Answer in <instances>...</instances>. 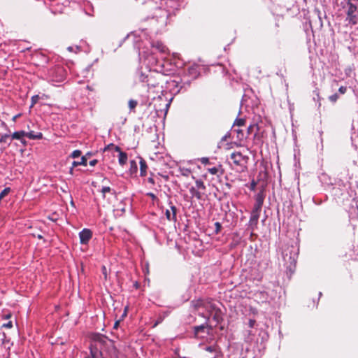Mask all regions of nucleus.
Here are the masks:
<instances>
[{
  "label": "nucleus",
  "instance_id": "1",
  "mask_svg": "<svg viewBox=\"0 0 358 358\" xmlns=\"http://www.w3.org/2000/svg\"><path fill=\"white\" fill-rule=\"evenodd\" d=\"M176 66L175 55H170L166 45L158 41V84H161V95H158V105L164 106L163 124L173 96L185 88L182 78L173 79L170 77L175 72Z\"/></svg>",
  "mask_w": 358,
  "mask_h": 358
},
{
  "label": "nucleus",
  "instance_id": "2",
  "mask_svg": "<svg viewBox=\"0 0 358 358\" xmlns=\"http://www.w3.org/2000/svg\"><path fill=\"white\" fill-rule=\"evenodd\" d=\"M90 350L91 356L84 358H118V352L113 341L102 335L95 336Z\"/></svg>",
  "mask_w": 358,
  "mask_h": 358
},
{
  "label": "nucleus",
  "instance_id": "3",
  "mask_svg": "<svg viewBox=\"0 0 358 358\" xmlns=\"http://www.w3.org/2000/svg\"><path fill=\"white\" fill-rule=\"evenodd\" d=\"M341 186V184L338 182V183L332 188V194L338 197L341 195L343 196V200L347 199V196H349L352 199L350 204L349 217L350 220L358 218V182L356 183L355 186L350 187V192L348 191L346 185H343V189L340 187Z\"/></svg>",
  "mask_w": 358,
  "mask_h": 358
},
{
  "label": "nucleus",
  "instance_id": "4",
  "mask_svg": "<svg viewBox=\"0 0 358 358\" xmlns=\"http://www.w3.org/2000/svg\"><path fill=\"white\" fill-rule=\"evenodd\" d=\"M184 5V0H160L158 8L161 13L158 15V23L166 26L168 18Z\"/></svg>",
  "mask_w": 358,
  "mask_h": 358
},
{
  "label": "nucleus",
  "instance_id": "5",
  "mask_svg": "<svg viewBox=\"0 0 358 358\" xmlns=\"http://www.w3.org/2000/svg\"><path fill=\"white\" fill-rule=\"evenodd\" d=\"M66 73L64 67L57 65L50 68L47 73V79L53 85L63 82L66 78Z\"/></svg>",
  "mask_w": 358,
  "mask_h": 358
},
{
  "label": "nucleus",
  "instance_id": "6",
  "mask_svg": "<svg viewBox=\"0 0 358 358\" xmlns=\"http://www.w3.org/2000/svg\"><path fill=\"white\" fill-rule=\"evenodd\" d=\"M299 255V248L295 245H287L282 252V256L285 264L289 266H295Z\"/></svg>",
  "mask_w": 358,
  "mask_h": 358
},
{
  "label": "nucleus",
  "instance_id": "7",
  "mask_svg": "<svg viewBox=\"0 0 358 358\" xmlns=\"http://www.w3.org/2000/svg\"><path fill=\"white\" fill-rule=\"evenodd\" d=\"M193 306L198 313H203L204 315H210L218 308L217 304L211 300H198L192 301Z\"/></svg>",
  "mask_w": 358,
  "mask_h": 358
},
{
  "label": "nucleus",
  "instance_id": "8",
  "mask_svg": "<svg viewBox=\"0 0 358 358\" xmlns=\"http://www.w3.org/2000/svg\"><path fill=\"white\" fill-rule=\"evenodd\" d=\"M199 315L206 319V322L198 326L193 327V334L195 338H203L205 334H210L213 332V327L208 324V316H204L203 313H199Z\"/></svg>",
  "mask_w": 358,
  "mask_h": 358
},
{
  "label": "nucleus",
  "instance_id": "9",
  "mask_svg": "<svg viewBox=\"0 0 358 358\" xmlns=\"http://www.w3.org/2000/svg\"><path fill=\"white\" fill-rule=\"evenodd\" d=\"M199 65L194 64L189 65L184 71L183 84L189 86L192 80L198 78L200 74Z\"/></svg>",
  "mask_w": 358,
  "mask_h": 358
},
{
  "label": "nucleus",
  "instance_id": "10",
  "mask_svg": "<svg viewBox=\"0 0 358 358\" xmlns=\"http://www.w3.org/2000/svg\"><path fill=\"white\" fill-rule=\"evenodd\" d=\"M343 9L346 14V21L350 24H356L358 23V8L345 5Z\"/></svg>",
  "mask_w": 358,
  "mask_h": 358
},
{
  "label": "nucleus",
  "instance_id": "11",
  "mask_svg": "<svg viewBox=\"0 0 358 358\" xmlns=\"http://www.w3.org/2000/svg\"><path fill=\"white\" fill-rule=\"evenodd\" d=\"M155 72L156 70L150 69L148 74H145L144 73H142L140 76V80L141 82H146L148 83V86L150 89L151 87L155 88Z\"/></svg>",
  "mask_w": 358,
  "mask_h": 358
},
{
  "label": "nucleus",
  "instance_id": "12",
  "mask_svg": "<svg viewBox=\"0 0 358 358\" xmlns=\"http://www.w3.org/2000/svg\"><path fill=\"white\" fill-rule=\"evenodd\" d=\"M203 350L206 354H209V355H206L208 358H218L220 357V350L217 345H205Z\"/></svg>",
  "mask_w": 358,
  "mask_h": 358
},
{
  "label": "nucleus",
  "instance_id": "13",
  "mask_svg": "<svg viewBox=\"0 0 358 358\" xmlns=\"http://www.w3.org/2000/svg\"><path fill=\"white\" fill-rule=\"evenodd\" d=\"M233 163L238 166H243L246 163L248 157L243 155L241 152H233L230 157Z\"/></svg>",
  "mask_w": 358,
  "mask_h": 358
},
{
  "label": "nucleus",
  "instance_id": "14",
  "mask_svg": "<svg viewBox=\"0 0 358 358\" xmlns=\"http://www.w3.org/2000/svg\"><path fill=\"white\" fill-rule=\"evenodd\" d=\"M92 233L88 229H83L79 232V238L81 244H87L89 241L92 238Z\"/></svg>",
  "mask_w": 358,
  "mask_h": 358
},
{
  "label": "nucleus",
  "instance_id": "15",
  "mask_svg": "<svg viewBox=\"0 0 358 358\" xmlns=\"http://www.w3.org/2000/svg\"><path fill=\"white\" fill-rule=\"evenodd\" d=\"M259 215L260 211L252 210L249 220V226L252 230H254V228L257 227Z\"/></svg>",
  "mask_w": 358,
  "mask_h": 358
},
{
  "label": "nucleus",
  "instance_id": "16",
  "mask_svg": "<svg viewBox=\"0 0 358 358\" xmlns=\"http://www.w3.org/2000/svg\"><path fill=\"white\" fill-rule=\"evenodd\" d=\"M264 196L263 193L259 192L255 196V203L254 204L252 210H256L258 211L262 210V207L264 203Z\"/></svg>",
  "mask_w": 358,
  "mask_h": 358
},
{
  "label": "nucleus",
  "instance_id": "17",
  "mask_svg": "<svg viewBox=\"0 0 358 358\" xmlns=\"http://www.w3.org/2000/svg\"><path fill=\"white\" fill-rule=\"evenodd\" d=\"M204 316H208V319L210 317H212L216 324L220 323L223 320L222 312L219 308H217V310L213 312L210 315H204Z\"/></svg>",
  "mask_w": 358,
  "mask_h": 358
},
{
  "label": "nucleus",
  "instance_id": "18",
  "mask_svg": "<svg viewBox=\"0 0 358 358\" xmlns=\"http://www.w3.org/2000/svg\"><path fill=\"white\" fill-rule=\"evenodd\" d=\"M165 215L169 221H176V208L171 205L170 209H166Z\"/></svg>",
  "mask_w": 358,
  "mask_h": 358
},
{
  "label": "nucleus",
  "instance_id": "19",
  "mask_svg": "<svg viewBox=\"0 0 358 358\" xmlns=\"http://www.w3.org/2000/svg\"><path fill=\"white\" fill-rule=\"evenodd\" d=\"M115 150L119 152L118 162H119L120 164L122 166L124 165L127 161V153L122 152L120 148L118 146L115 147Z\"/></svg>",
  "mask_w": 358,
  "mask_h": 358
},
{
  "label": "nucleus",
  "instance_id": "20",
  "mask_svg": "<svg viewBox=\"0 0 358 358\" xmlns=\"http://www.w3.org/2000/svg\"><path fill=\"white\" fill-rule=\"evenodd\" d=\"M172 162L171 157L169 155H166L164 157L158 156V165L162 164L164 166H171V163Z\"/></svg>",
  "mask_w": 358,
  "mask_h": 358
},
{
  "label": "nucleus",
  "instance_id": "21",
  "mask_svg": "<svg viewBox=\"0 0 358 358\" xmlns=\"http://www.w3.org/2000/svg\"><path fill=\"white\" fill-rule=\"evenodd\" d=\"M26 137L29 139L40 140L43 138V134L41 132L35 133L34 131H31L29 132H27Z\"/></svg>",
  "mask_w": 358,
  "mask_h": 358
},
{
  "label": "nucleus",
  "instance_id": "22",
  "mask_svg": "<svg viewBox=\"0 0 358 358\" xmlns=\"http://www.w3.org/2000/svg\"><path fill=\"white\" fill-rule=\"evenodd\" d=\"M26 134H27V132L24 131H15L14 132L12 136H11V138L12 139H17V140H20L22 142V138L24 136H26Z\"/></svg>",
  "mask_w": 358,
  "mask_h": 358
},
{
  "label": "nucleus",
  "instance_id": "23",
  "mask_svg": "<svg viewBox=\"0 0 358 358\" xmlns=\"http://www.w3.org/2000/svg\"><path fill=\"white\" fill-rule=\"evenodd\" d=\"M147 164L144 159L142 158L140 159V174L141 176H145L146 175V169Z\"/></svg>",
  "mask_w": 358,
  "mask_h": 358
},
{
  "label": "nucleus",
  "instance_id": "24",
  "mask_svg": "<svg viewBox=\"0 0 358 358\" xmlns=\"http://www.w3.org/2000/svg\"><path fill=\"white\" fill-rule=\"evenodd\" d=\"M73 167H76L78 166H87V158H86V156H83L80 159V161H73Z\"/></svg>",
  "mask_w": 358,
  "mask_h": 358
},
{
  "label": "nucleus",
  "instance_id": "25",
  "mask_svg": "<svg viewBox=\"0 0 358 358\" xmlns=\"http://www.w3.org/2000/svg\"><path fill=\"white\" fill-rule=\"evenodd\" d=\"M11 143L10 136L9 134H3L0 138V143H5L9 146Z\"/></svg>",
  "mask_w": 358,
  "mask_h": 358
},
{
  "label": "nucleus",
  "instance_id": "26",
  "mask_svg": "<svg viewBox=\"0 0 358 358\" xmlns=\"http://www.w3.org/2000/svg\"><path fill=\"white\" fill-rule=\"evenodd\" d=\"M189 192L192 194V195L194 197H196L198 200L201 199L202 197V194L200 192L196 187H192L189 189Z\"/></svg>",
  "mask_w": 358,
  "mask_h": 358
},
{
  "label": "nucleus",
  "instance_id": "27",
  "mask_svg": "<svg viewBox=\"0 0 358 358\" xmlns=\"http://www.w3.org/2000/svg\"><path fill=\"white\" fill-rule=\"evenodd\" d=\"M101 192L103 194V198L106 196V193H110L111 194H115V192L114 189H111L110 187H103L101 189Z\"/></svg>",
  "mask_w": 358,
  "mask_h": 358
},
{
  "label": "nucleus",
  "instance_id": "28",
  "mask_svg": "<svg viewBox=\"0 0 358 358\" xmlns=\"http://www.w3.org/2000/svg\"><path fill=\"white\" fill-rule=\"evenodd\" d=\"M179 173L183 176H189L191 173V170L185 167L179 168Z\"/></svg>",
  "mask_w": 358,
  "mask_h": 358
},
{
  "label": "nucleus",
  "instance_id": "29",
  "mask_svg": "<svg viewBox=\"0 0 358 358\" xmlns=\"http://www.w3.org/2000/svg\"><path fill=\"white\" fill-rule=\"evenodd\" d=\"M345 1V4L350 7L358 8V0H344Z\"/></svg>",
  "mask_w": 358,
  "mask_h": 358
},
{
  "label": "nucleus",
  "instance_id": "30",
  "mask_svg": "<svg viewBox=\"0 0 358 358\" xmlns=\"http://www.w3.org/2000/svg\"><path fill=\"white\" fill-rule=\"evenodd\" d=\"M169 313V311H162L161 310H158V320H157L158 324L162 322V320H163V318L164 317L168 315Z\"/></svg>",
  "mask_w": 358,
  "mask_h": 358
},
{
  "label": "nucleus",
  "instance_id": "31",
  "mask_svg": "<svg viewBox=\"0 0 358 358\" xmlns=\"http://www.w3.org/2000/svg\"><path fill=\"white\" fill-rule=\"evenodd\" d=\"M130 111H133L138 105V101L134 99H130L128 102Z\"/></svg>",
  "mask_w": 358,
  "mask_h": 358
},
{
  "label": "nucleus",
  "instance_id": "32",
  "mask_svg": "<svg viewBox=\"0 0 358 358\" xmlns=\"http://www.w3.org/2000/svg\"><path fill=\"white\" fill-rule=\"evenodd\" d=\"M195 183H196V189L205 190L206 186L204 185V182L201 180H200V179L196 180Z\"/></svg>",
  "mask_w": 358,
  "mask_h": 358
},
{
  "label": "nucleus",
  "instance_id": "33",
  "mask_svg": "<svg viewBox=\"0 0 358 358\" xmlns=\"http://www.w3.org/2000/svg\"><path fill=\"white\" fill-rule=\"evenodd\" d=\"M130 172L131 174L137 172V165L135 161L131 160L130 162Z\"/></svg>",
  "mask_w": 358,
  "mask_h": 358
},
{
  "label": "nucleus",
  "instance_id": "34",
  "mask_svg": "<svg viewBox=\"0 0 358 358\" xmlns=\"http://www.w3.org/2000/svg\"><path fill=\"white\" fill-rule=\"evenodd\" d=\"M245 124V120L243 118H236L235 120V122L234 124V126L236 125L238 127L243 126Z\"/></svg>",
  "mask_w": 358,
  "mask_h": 358
},
{
  "label": "nucleus",
  "instance_id": "35",
  "mask_svg": "<svg viewBox=\"0 0 358 358\" xmlns=\"http://www.w3.org/2000/svg\"><path fill=\"white\" fill-rule=\"evenodd\" d=\"M222 229V224L219 222L215 223V234H218Z\"/></svg>",
  "mask_w": 358,
  "mask_h": 358
},
{
  "label": "nucleus",
  "instance_id": "36",
  "mask_svg": "<svg viewBox=\"0 0 358 358\" xmlns=\"http://www.w3.org/2000/svg\"><path fill=\"white\" fill-rule=\"evenodd\" d=\"M39 96L38 95H34L31 97V103L30 106V108H32L39 100Z\"/></svg>",
  "mask_w": 358,
  "mask_h": 358
},
{
  "label": "nucleus",
  "instance_id": "37",
  "mask_svg": "<svg viewBox=\"0 0 358 358\" xmlns=\"http://www.w3.org/2000/svg\"><path fill=\"white\" fill-rule=\"evenodd\" d=\"M81 151L79 150H76L73 151V152L71 154L70 157L72 158H77L81 155Z\"/></svg>",
  "mask_w": 358,
  "mask_h": 358
},
{
  "label": "nucleus",
  "instance_id": "38",
  "mask_svg": "<svg viewBox=\"0 0 358 358\" xmlns=\"http://www.w3.org/2000/svg\"><path fill=\"white\" fill-rule=\"evenodd\" d=\"M313 94L315 95V96H313V100L318 102L317 106L320 107L321 106V103L320 102V97L319 96V94L317 91H314Z\"/></svg>",
  "mask_w": 358,
  "mask_h": 358
},
{
  "label": "nucleus",
  "instance_id": "39",
  "mask_svg": "<svg viewBox=\"0 0 358 358\" xmlns=\"http://www.w3.org/2000/svg\"><path fill=\"white\" fill-rule=\"evenodd\" d=\"M338 98V96L337 94H334L331 96H329V99L331 102H336Z\"/></svg>",
  "mask_w": 358,
  "mask_h": 358
},
{
  "label": "nucleus",
  "instance_id": "40",
  "mask_svg": "<svg viewBox=\"0 0 358 358\" xmlns=\"http://www.w3.org/2000/svg\"><path fill=\"white\" fill-rule=\"evenodd\" d=\"M256 324V321L254 319H250L248 321V327L250 328H254L255 325Z\"/></svg>",
  "mask_w": 358,
  "mask_h": 358
},
{
  "label": "nucleus",
  "instance_id": "41",
  "mask_svg": "<svg viewBox=\"0 0 358 358\" xmlns=\"http://www.w3.org/2000/svg\"><path fill=\"white\" fill-rule=\"evenodd\" d=\"M2 327L7 328V329H10V328L13 327V323H12L11 321H9L8 322L3 324L2 325Z\"/></svg>",
  "mask_w": 358,
  "mask_h": 358
},
{
  "label": "nucleus",
  "instance_id": "42",
  "mask_svg": "<svg viewBox=\"0 0 358 358\" xmlns=\"http://www.w3.org/2000/svg\"><path fill=\"white\" fill-rule=\"evenodd\" d=\"M257 186V182L254 180H252L250 182V189L255 190Z\"/></svg>",
  "mask_w": 358,
  "mask_h": 358
},
{
  "label": "nucleus",
  "instance_id": "43",
  "mask_svg": "<svg viewBox=\"0 0 358 358\" xmlns=\"http://www.w3.org/2000/svg\"><path fill=\"white\" fill-rule=\"evenodd\" d=\"M247 100V96L244 94L242 97L241 101V106L243 107L245 105V103Z\"/></svg>",
  "mask_w": 358,
  "mask_h": 358
},
{
  "label": "nucleus",
  "instance_id": "44",
  "mask_svg": "<svg viewBox=\"0 0 358 358\" xmlns=\"http://www.w3.org/2000/svg\"><path fill=\"white\" fill-rule=\"evenodd\" d=\"M234 131L237 132L238 138H242L243 137V133L241 129H234Z\"/></svg>",
  "mask_w": 358,
  "mask_h": 358
},
{
  "label": "nucleus",
  "instance_id": "45",
  "mask_svg": "<svg viewBox=\"0 0 358 358\" xmlns=\"http://www.w3.org/2000/svg\"><path fill=\"white\" fill-rule=\"evenodd\" d=\"M347 90L346 87L341 86L339 87L338 91L341 94H345Z\"/></svg>",
  "mask_w": 358,
  "mask_h": 358
},
{
  "label": "nucleus",
  "instance_id": "46",
  "mask_svg": "<svg viewBox=\"0 0 358 358\" xmlns=\"http://www.w3.org/2000/svg\"><path fill=\"white\" fill-rule=\"evenodd\" d=\"M209 172L211 174H216L217 172V169L216 167H213L209 169Z\"/></svg>",
  "mask_w": 358,
  "mask_h": 358
},
{
  "label": "nucleus",
  "instance_id": "47",
  "mask_svg": "<svg viewBox=\"0 0 358 358\" xmlns=\"http://www.w3.org/2000/svg\"><path fill=\"white\" fill-rule=\"evenodd\" d=\"M98 161L96 159H93L90 161L89 164L92 166H95L97 164Z\"/></svg>",
  "mask_w": 358,
  "mask_h": 358
},
{
  "label": "nucleus",
  "instance_id": "48",
  "mask_svg": "<svg viewBox=\"0 0 358 358\" xmlns=\"http://www.w3.org/2000/svg\"><path fill=\"white\" fill-rule=\"evenodd\" d=\"M148 181L152 184V185H154L155 184V180L152 177H150L148 178Z\"/></svg>",
  "mask_w": 358,
  "mask_h": 358
},
{
  "label": "nucleus",
  "instance_id": "49",
  "mask_svg": "<svg viewBox=\"0 0 358 358\" xmlns=\"http://www.w3.org/2000/svg\"><path fill=\"white\" fill-rule=\"evenodd\" d=\"M201 161L203 164H206L208 162V159L207 157H203Z\"/></svg>",
  "mask_w": 358,
  "mask_h": 358
},
{
  "label": "nucleus",
  "instance_id": "50",
  "mask_svg": "<svg viewBox=\"0 0 358 358\" xmlns=\"http://www.w3.org/2000/svg\"><path fill=\"white\" fill-rule=\"evenodd\" d=\"M194 321V318L192 315L189 316V317L187 320V322L189 323H191Z\"/></svg>",
  "mask_w": 358,
  "mask_h": 358
},
{
  "label": "nucleus",
  "instance_id": "51",
  "mask_svg": "<svg viewBox=\"0 0 358 358\" xmlns=\"http://www.w3.org/2000/svg\"><path fill=\"white\" fill-rule=\"evenodd\" d=\"M147 195L150 196L153 200L156 198L155 195L152 192L148 193Z\"/></svg>",
  "mask_w": 358,
  "mask_h": 358
},
{
  "label": "nucleus",
  "instance_id": "52",
  "mask_svg": "<svg viewBox=\"0 0 358 358\" xmlns=\"http://www.w3.org/2000/svg\"><path fill=\"white\" fill-rule=\"evenodd\" d=\"M75 167H73V166L71 167L70 170H69V173L70 174L73 175V169Z\"/></svg>",
  "mask_w": 358,
  "mask_h": 358
},
{
  "label": "nucleus",
  "instance_id": "53",
  "mask_svg": "<svg viewBox=\"0 0 358 358\" xmlns=\"http://www.w3.org/2000/svg\"><path fill=\"white\" fill-rule=\"evenodd\" d=\"M85 156H86V158L87 157H91L92 156V152H87Z\"/></svg>",
  "mask_w": 358,
  "mask_h": 358
},
{
  "label": "nucleus",
  "instance_id": "54",
  "mask_svg": "<svg viewBox=\"0 0 358 358\" xmlns=\"http://www.w3.org/2000/svg\"><path fill=\"white\" fill-rule=\"evenodd\" d=\"M118 324H119V322L118 321L115 322V323L114 324V328H117Z\"/></svg>",
  "mask_w": 358,
  "mask_h": 358
},
{
  "label": "nucleus",
  "instance_id": "55",
  "mask_svg": "<svg viewBox=\"0 0 358 358\" xmlns=\"http://www.w3.org/2000/svg\"><path fill=\"white\" fill-rule=\"evenodd\" d=\"M159 143H158V145H159ZM157 149H158V155H159V154H162V152H161L159 151L160 148H159V145H158V147H157Z\"/></svg>",
  "mask_w": 358,
  "mask_h": 358
},
{
  "label": "nucleus",
  "instance_id": "56",
  "mask_svg": "<svg viewBox=\"0 0 358 358\" xmlns=\"http://www.w3.org/2000/svg\"><path fill=\"white\" fill-rule=\"evenodd\" d=\"M149 3H150V4H151L152 6H154V1H153V0L150 1L149 2Z\"/></svg>",
  "mask_w": 358,
  "mask_h": 358
},
{
  "label": "nucleus",
  "instance_id": "57",
  "mask_svg": "<svg viewBox=\"0 0 358 358\" xmlns=\"http://www.w3.org/2000/svg\"><path fill=\"white\" fill-rule=\"evenodd\" d=\"M10 317V315H6L5 316V318H6V319H8Z\"/></svg>",
  "mask_w": 358,
  "mask_h": 358
},
{
  "label": "nucleus",
  "instance_id": "58",
  "mask_svg": "<svg viewBox=\"0 0 358 358\" xmlns=\"http://www.w3.org/2000/svg\"><path fill=\"white\" fill-rule=\"evenodd\" d=\"M156 326H157V321L153 322V327H156Z\"/></svg>",
  "mask_w": 358,
  "mask_h": 358
},
{
  "label": "nucleus",
  "instance_id": "59",
  "mask_svg": "<svg viewBox=\"0 0 358 358\" xmlns=\"http://www.w3.org/2000/svg\"><path fill=\"white\" fill-rule=\"evenodd\" d=\"M252 128V126L250 125L249 127H248V132H250V129Z\"/></svg>",
  "mask_w": 358,
  "mask_h": 358
},
{
  "label": "nucleus",
  "instance_id": "60",
  "mask_svg": "<svg viewBox=\"0 0 358 358\" xmlns=\"http://www.w3.org/2000/svg\"><path fill=\"white\" fill-rule=\"evenodd\" d=\"M218 358H222L221 357H219Z\"/></svg>",
  "mask_w": 358,
  "mask_h": 358
},
{
  "label": "nucleus",
  "instance_id": "61",
  "mask_svg": "<svg viewBox=\"0 0 358 358\" xmlns=\"http://www.w3.org/2000/svg\"><path fill=\"white\" fill-rule=\"evenodd\" d=\"M357 55H358V50H357Z\"/></svg>",
  "mask_w": 358,
  "mask_h": 358
}]
</instances>
